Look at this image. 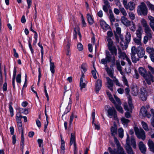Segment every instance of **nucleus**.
Segmentation results:
<instances>
[{"instance_id":"1","label":"nucleus","mask_w":154,"mask_h":154,"mask_svg":"<svg viewBox=\"0 0 154 154\" xmlns=\"http://www.w3.org/2000/svg\"><path fill=\"white\" fill-rule=\"evenodd\" d=\"M106 58H103L101 60V63L104 65L106 64L107 62H110L111 61L113 63L115 64L116 58L113 56L112 57L109 52L108 51H106Z\"/></svg>"},{"instance_id":"2","label":"nucleus","mask_w":154,"mask_h":154,"mask_svg":"<svg viewBox=\"0 0 154 154\" xmlns=\"http://www.w3.org/2000/svg\"><path fill=\"white\" fill-rule=\"evenodd\" d=\"M134 131L136 135L137 138L141 139L143 140H145L146 139V133L143 129L142 128H139L137 127H134Z\"/></svg>"},{"instance_id":"3","label":"nucleus","mask_w":154,"mask_h":154,"mask_svg":"<svg viewBox=\"0 0 154 154\" xmlns=\"http://www.w3.org/2000/svg\"><path fill=\"white\" fill-rule=\"evenodd\" d=\"M140 22L142 26L144 28V32L146 35H148L149 36V35H152V31L148 24L146 21L144 19H142Z\"/></svg>"},{"instance_id":"4","label":"nucleus","mask_w":154,"mask_h":154,"mask_svg":"<svg viewBox=\"0 0 154 154\" xmlns=\"http://www.w3.org/2000/svg\"><path fill=\"white\" fill-rule=\"evenodd\" d=\"M116 149L113 150L110 147H109L108 150L110 154H126L123 148L120 145H116Z\"/></svg>"},{"instance_id":"5","label":"nucleus","mask_w":154,"mask_h":154,"mask_svg":"<svg viewBox=\"0 0 154 154\" xmlns=\"http://www.w3.org/2000/svg\"><path fill=\"white\" fill-rule=\"evenodd\" d=\"M137 11L140 15H146L147 14L148 10L145 4L142 2L137 7Z\"/></svg>"},{"instance_id":"6","label":"nucleus","mask_w":154,"mask_h":154,"mask_svg":"<svg viewBox=\"0 0 154 154\" xmlns=\"http://www.w3.org/2000/svg\"><path fill=\"white\" fill-rule=\"evenodd\" d=\"M71 96V95H70V97L69 98V102L68 103H62L61 104V106H60L61 107V106H62L63 110L64 112V114L62 115V117H63L64 115L67 114L69 112L71 109V101L70 99Z\"/></svg>"},{"instance_id":"7","label":"nucleus","mask_w":154,"mask_h":154,"mask_svg":"<svg viewBox=\"0 0 154 154\" xmlns=\"http://www.w3.org/2000/svg\"><path fill=\"white\" fill-rule=\"evenodd\" d=\"M137 52V49L136 47L133 46L132 47L131 49V59L133 63H136L139 60V58L137 56L136 53Z\"/></svg>"},{"instance_id":"8","label":"nucleus","mask_w":154,"mask_h":154,"mask_svg":"<svg viewBox=\"0 0 154 154\" xmlns=\"http://www.w3.org/2000/svg\"><path fill=\"white\" fill-rule=\"evenodd\" d=\"M107 46L109 51L112 55H117V49L116 46L114 45L113 42L108 43Z\"/></svg>"},{"instance_id":"9","label":"nucleus","mask_w":154,"mask_h":154,"mask_svg":"<svg viewBox=\"0 0 154 154\" xmlns=\"http://www.w3.org/2000/svg\"><path fill=\"white\" fill-rule=\"evenodd\" d=\"M108 116L110 118H111L112 116H113L115 120H116L118 119L116 111L114 107L109 108L108 111Z\"/></svg>"},{"instance_id":"10","label":"nucleus","mask_w":154,"mask_h":154,"mask_svg":"<svg viewBox=\"0 0 154 154\" xmlns=\"http://www.w3.org/2000/svg\"><path fill=\"white\" fill-rule=\"evenodd\" d=\"M143 78L149 85L154 82V77L150 73V72H148Z\"/></svg>"},{"instance_id":"11","label":"nucleus","mask_w":154,"mask_h":154,"mask_svg":"<svg viewBox=\"0 0 154 154\" xmlns=\"http://www.w3.org/2000/svg\"><path fill=\"white\" fill-rule=\"evenodd\" d=\"M140 97L143 101H146L147 99V92L145 88L144 87L140 89Z\"/></svg>"},{"instance_id":"12","label":"nucleus","mask_w":154,"mask_h":154,"mask_svg":"<svg viewBox=\"0 0 154 154\" xmlns=\"http://www.w3.org/2000/svg\"><path fill=\"white\" fill-rule=\"evenodd\" d=\"M140 116L142 117L146 116L148 118H150L151 117V115L147 113L146 109L144 106H142L140 109Z\"/></svg>"},{"instance_id":"13","label":"nucleus","mask_w":154,"mask_h":154,"mask_svg":"<svg viewBox=\"0 0 154 154\" xmlns=\"http://www.w3.org/2000/svg\"><path fill=\"white\" fill-rule=\"evenodd\" d=\"M18 128L20 132H21V143L23 144H24V138L23 135V129L22 127V122L17 123Z\"/></svg>"},{"instance_id":"14","label":"nucleus","mask_w":154,"mask_h":154,"mask_svg":"<svg viewBox=\"0 0 154 154\" xmlns=\"http://www.w3.org/2000/svg\"><path fill=\"white\" fill-rule=\"evenodd\" d=\"M126 16H122L121 17L120 21L121 23L126 26H129L131 25V22L126 17Z\"/></svg>"},{"instance_id":"15","label":"nucleus","mask_w":154,"mask_h":154,"mask_svg":"<svg viewBox=\"0 0 154 154\" xmlns=\"http://www.w3.org/2000/svg\"><path fill=\"white\" fill-rule=\"evenodd\" d=\"M137 52L136 53L137 55V56L139 58L143 57L145 53L144 50L142 47H139L138 48L137 50Z\"/></svg>"},{"instance_id":"16","label":"nucleus","mask_w":154,"mask_h":154,"mask_svg":"<svg viewBox=\"0 0 154 154\" xmlns=\"http://www.w3.org/2000/svg\"><path fill=\"white\" fill-rule=\"evenodd\" d=\"M117 126L115 122L114 123L113 126H111L110 128L111 134L113 136L117 135Z\"/></svg>"},{"instance_id":"17","label":"nucleus","mask_w":154,"mask_h":154,"mask_svg":"<svg viewBox=\"0 0 154 154\" xmlns=\"http://www.w3.org/2000/svg\"><path fill=\"white\" fill-rule=\"evenodd\" d=\"M107 80L106 85L107 87L110 89L111 91H113V83L112 80L110 79L109 77H106Z\"/></svg>"},{"instance_id":"18","label":"nucleus","mask_w":154,"mask_h":154,"mask_svg":"<svg viewBox=\"0 0 154 154\" xmlns=\"http://www.w3.org/2000/svg\"><path fill=\"white\" fill-rule=\"evenodd\" d=\"M100 23L101 27L104 30H106L110 28L109 26L102 19L100 20Z\"/></svg>"},{"instance_id":"19","label":"nucleus","mask_w":154,"mask_h":154,"mask_svg":"<svg viewBox=\"0 0 154 154\" xmlns=\"http://www.w3.org/2000/svg\"><path fill=\"white\" fill-rule=\"evenodd\" d=\"M85 75L83 74L81 76L80 78V90L82 91L83 88H85L86 86V81H85L84 79Z\"/></svg>"},{"instance_id":"20","label":"nucleus","mask_w":154,"mask_h":154,"mask_svg":"<svg viewBox=\"0 0 154 154\" xmlns=\"http://www.w3.org/2000/svg\"><path fill=\"white\" fill-rule=\"evenodd\" d=\"M131 35L130 32H126V35L125 36V40L126 41V43H124V45H123V44L121 42V43L122 45H125L126 48L127 47L128 45L131 41Z\"/></svg>"},{"instance_id":"21","label":"nucleus","mask_w":154,"mask_h":154,"mask_svg":"<svg viewBox=\"0 0 154 154\" xmlns=\"http://www.w3.org/2000/svg\"><path fill=\"white\" fill-rule=\"evenodd\" d=\"M127 138L126 140V144H136V142L134 137H131L130 140L129 136L128 134H127Z\"/></svg>"},{"instance_id":"22","label":"nucleus","mask_w":154,"mask_h":154,"mask_svg":"<svg viewBox=\"0 0 154 154\" xmlns=\"http://www.w3.org/2000/svg\"><path fill=\"white\" fill-rule=\"evenodd\" d=\"M102 85L101 80L100 79H98L95 83V89L97 93L100 89Z\"/></svg>"},{"instance_id":"23","label":"nucleus","mask_w":154,"mask_h":154,"mask_svg":"<svg viewBox=\"0 0 154 154\" xmlns=\"http://www.w3.org/2000/svg\"><path fill=\"white\" fill-rule=\"evenodd\" d=\"M135 8V5L134 3L132 1L129 2L125 8L127 10L129 9L130 11H133Z\"/></svg>"},{"instance_id":"24","label":"nucleus","mask_w":154,"mask_h":154,"mask_svg":"<svg viewBox=\"0 0 154 154\" xmlns=\"http://www.w3.org/2000/svg\"><path fill=\"white\" fill-rule=\"evenodd\" d=\"M117 4L118 5H119V8L121 13L123 15V16H126L127 15L126 11L122 5H120V3L119 1L117 2Z\"/></svg>"},{"instance_id":"25","label":"nucleus","mask_w":154,"mask_h":154,"mask_svg":"<svg viewBox=\"0 0 154 154\" xmlns=\"http://www.w3.org/2000/svg\"><path fill=\"white\" fill-rule=\"evenodd\" d=\"M113 34L112 30H109L108 31L106 38L108 43L113 42L111 38L113 36Z\"/></svg>"},{"instance_id":"26","label":"nucleus","mask_w":154,"mask_h":154,"mask_svg":"<svg viewBox=\"0 0 154 154\" xmlns=\"http://www.w3.org/2000/svg\"><path fill=\"white\" fill-rule=\"evenodd\" d=\"M118 54L119 55L118 57L119 58H122L123 59H125V57L127 56L126 54L125 53L122 52L121 49L119 47H118Z\"/></svg>"},{"instance_id":"27","label":"nucleus","mask_w":154,"mask_h":154,"mask_svg":"<svg viewBox=\"0 0 154 154\" xmlns=\"http://www.w3.org/2000/svg\"><path fill=\"white\" fill-rule=\"evenodd\" d=\"M139 72L140 75L143 78L148 73L146 70L143 67L139 68Z\"/></svg>"},{"instance_id":"28","label":"nucleus","mask_w":154,"mask_h":154,"mask_svg":"<svg viewBox=\"0 0 154 154\" xmlns=\"http://www.w3.org/2000/svg\"><path fill=\"white\" fill-rule=\"evenodd\" d=\"M109 18L112 24V22H115V18L112 10H109Z\"/></svg>"},{"instance_id":"29","label":"nucleus","mask_w":154,"mask_h":154,"mask_svg":"<svg viewBox=\"0 0 154 154\" xmlns=\"http://www.w3.org/2000/svg\"><path fill=\"white\" fill-rule=\"evenodd\" d=\"M146 51L149 55H154V48L148 46L146 48Z\"/></svg>"},{"instance_id":"30","label":"nucleus","mask_w":154,"mask_h":154,"mask_svg":"<svg viewBox=\"0 0 154 154\" xmlns=\"http://www.w3.org/2000/svg\"><path fill=\"white\" fill-rule=\"evenodd\" d=\"M105 67H106V68L105 69L108 75L112 78L113 79L115 76H113V74L112 71L108 67H107V66H105Z\"/></svg>"},{"instance_id":"31","label":"nucleus","mask_w":154,"mask_h":154,"mask_svg":"<svg viewBox=\"0 0 154 154\" xmlns=\"http://www.w3.org/2000/svg\"><path fill=\"white\" fill-rule=\"evenodd\" d=\"M75 136L74 133H72L71 135L70 144H76Z\"/></svg>"},{"instance_id":"32","label":"nucleus","mask_w":154,"mask_h":154,"mask_svg":"<svg viewBox=\"0 0 154 154\" xmlns=\"http://www.w3.org/2000/svg\"><path fill=\"white\" fill-rule=\"evenodd\" d=\"M138 90L137 86L132 88L131 91V94L134 96H137L138 94Z\"/></svg>"},{"instance_id":"33","label":"nucleus","mask_w":154,"mask_h":154,"mask_svg":"<svg viewBox=\"0 0 154 154\" xmlns=\"http://www.w3.org/2000/svg\"><path fill=\"white\" fill-rule=\"evenodd\" d=\"M142 28L141 27H139L136 31V35L137 37L138 38L141 39L142 38Z\"/></svg>"},{"instance_id":"34","label":"nucleus","mask_w":154,"mask_h":154,"mask_svg":"<svg viewBox=\"0 0 154 154\" xmlns=\"http://www.w3.org/2000/svg\"><path fill=\"white\" fill-rule=\"evenodd\" d=\"M125 148L128 154H134L130 145H127Z\"/></svg>"},{"instance_id":"35","label":"nucleus","mask_w":154,"mask_h":154,"mask_svg":"<svg viewBox=\"0 0 154 154\" xmlns=\"http://www.w3.org/2000/svg\"><path fill=\"white\" fill-rule=\"evenodd\" d=\"M87 17L89 23L90 25H92L94 23V21L90 14L89 13L87 14Z\"/></svg>"},{"instance_id":"36","label":"nucleus","mask_w":154,"mask_h":154,"mask_svg":"<svg viewBox=\"0 0 154 154\" xmlns=\"http://www.w3.org/2000/svg\"><path fill=\"white\" fill-rule=\"evenodd\" d=\"M87 66L85 63H83L81 66V68L82 69V75L83 74L84 75V73L86 72L87 69Z\"/></svg>"},{"instance_id":"37","label":"nucleus","mask_w":154,"mask_h":154,"mask_svg":"<svg viewBox=\"0 0 154 154\" xmlns=\"http://www.w3.org/2000/svg\"><path fill=\"white\" fill-rule=\"evenodd\" d=\"M145 3L149 9L152 11H154V5L150 3V2L148 1L145 2Z\"/></svg>"},{"instance_id":"38","label":"nucleus","mask_w":154,"mask_h":154,"mask_svg":"<svg viewBox=\"0 0 154 154\" xmlns=\"http://www.w3.org/2000/svg\"><path fill=\"white\" fill-rule=\"evenodd\" d=\"M143 128L146 131H148L149 129L147 124L144 121H142L141 123Z\"/></svg>"},{"instance_id":"39","label":"nucleus","mask_w":154,"mask_h":154,"mask_svg":"<svg viewBox=\"0 0 154 154\" xmlns=\"http://www.w3.org/2000/svg\"><path fill=\"white\" fill-rule=\"evenodd\" d=\"M120 105V104H117L116 103L115 104V107L118 111L119 112L122 113L123 112V109Z\"/></svg>"},{"instance_id":"40","label":"nucleus","mask_w":154,"mask_h":154,"mask_svg":"<svg viewBox=\"0 0 154 154\" xmlns=\"http://www.w3.org/2000/svg\"><path fill=\"white\" fill-rule=\"evenodd\" d=\"M152 38V35L149 36L148 35H146L143 38V43L146 44L148 42L149 39H151Z\"/></svg>"},{"instance_id":"41","label":"nucleus","mask_w":154,"mask_h":154,"mask_svg":"<svg viewBox=\"0 0 154 154\" xmlns=\"http://www.w3.org/2000/svg\"><path fill=\"white\" fill-rule=\"evenodd\" d=\"M139 148L141 152L145 154L146 151V148L145 145H139Z\"/></svg>"},{"instance_id":"42","label":"nucleus","mask_w":154,"mask_h":154,"mask_svg":"<svg viewBox=\"0 0 154 154\" xmlns=\"http://www.w3.org/2000/svg\"><path fill=\"white\" fill-rule=\"evenodd\" d=\"M118 131L119 137L121 138H122L124 136L123 130L120 128L118 129Z\"/></svg>"},{"instance_id":"43","label":"nucleus","mask_w":154,"mask_h":154,"mask_svg":"<svg viewBox=\"0 0 154 154\" xmlns=\"http://www.w3.org/2000/svg\"><path fill=\"white\" fill-rule=\"evenodd\" d=\"M122 80L125 85L128 87H129V85L128 83V81L124 75H123L122 76Z\"/></svg>"},{"instance_id":"44","label":"nucleus","mask_w":154,"mask_h":154,"mask_svg":"<svg viewBox=\"0 0 154 154\" xmlns=\"http://www.w3.org/2000/svg\"><path fill=\"white\" fill-rule=\"evenodd\" d=\"M132 24H131V25L130 26V29L132 32H134L136 30V25L133 22V21H132Z\"/></svg>"},{"instance_id":"45","label":"nucleus","mask_w":154,"mask_h":154,"mask_svg":"<svg viewBox=\"0 0 154 154\" xmlns=\"http://www.w3.org/2000/svg\"><path fill=\"white\" fill-rule=\"evenodd\" d=\"M148 18L150 21L149 23V25H152L154 24V17L151 15H149L148 16Z\"/></svg>"},{"instance_id":"46","label":"nucleus","mask_w":154,"mask_h":154,"mask_svg":"<svg viewBox=\"0 0 154 154\" xmlns=\"http://www.w3.org/2000/svg\"><path fill=\"white\" fill-rule=\"evenodd\" d=\"M141 39L139 38H135L134 39V42L137 45H141Z\"/></svg>"},{"instance_id":"47","label":"nucleus","mask_w":154,"mask_h":154,"mask_svg":"<svg viewBox=\"0 0 154 154\" xmlns=\"http://www.w3.org/2000/svg\"><path fill=\"white\" fill-rule=\"evenodd\" d=\"M128 15L130 18L132 20H134L135 19L134 14L132 12H129L128 13Z\"/></svg>"},{"instance_id":"48","label":"nucleus","mask_w":154,"mask_h":154,"mask_svg":"<svg viewBox=\"0 0 154 154\" xmlns=\"http://www.w3.org/2000/svg\"><path fill=\"white\" fill-rule=\"evenodd\" d=\"M128 104L129 105V106L131 108L132 106V99L131 97V96L130 95H128Z\"/></svg>"},{"instance_id":"49","label":"nucleus","mask_w":154,"mask_h":154,"mask_svg":"<svg viewBox=\"0 0 154 154\" xmlns=\"http://www.w3.org/2000/svg\"><path fill=\"white\" fill-rule=\"evenodd\" d=\"M121 120L122 123L124 124H127L130 122L129 120L126 119L124 117L122 118L121 119Z\"/></svg>"},{"instance_id":"50","label":"nucleus","mask_w":154,"mask_h":154,"mask_svg":"<svg viewBox=\"0 0 154 154\" xmlns=\"http://www.w3.org/2000/svg\"><path fill=\"white\" fill-rule=\"evenodd\" d=\"M9 111L11 117L13 116L14 115L13 109L11 106V103H10L9 104Z\"/></svg>"},{"instance_id":"51","label":"nucleus","mask_w":154,"mask_h":154,"mask_svg":"<svg viewBox=\"0 0 154 154\" xmlns=\"http://www.w3.org/2000/svg\"><path fill=\"white\" fill-rule=\"evenodd\" d=\"M21 75L20 74H18L17 75L16 80V81L18 83H20L21 82Z\"/></svg>"},{"instance_id":"52","label":"nucleus","mask_w":154,"mask_h":154,"mask_svg":"<svg viewBox=\"0 0 154 154\" xmlns=\"http://www.w3.org/2000/svg\"><path fill=\"white\" fill-rule=\"evenodd\" d=\"M148 68L149 70V72H150V73L151 74L152 73V74L154 75V68L149 65L148 66Z\"/></svg>"},{"instance_id":"53","label":"nucleus","mask_w":154,"mask_h":154,"mask_svg":"<svg viewBox=\"0 0 154 154\" xmlns=\"http://www.w3.org/2000/svg\"><path fill=\"white\" fill-rule=\"evenodd\" d=\"M113 81L115 82L116 85L118 86H121L120 83L119 82L118 80L116 79L115 77H114L113 79Z\"/></svg>"},{"instance_id":"54","label":"nucleus","mask_w":154,"mask_h":154,"mask_svg":"<svg viewBox=\"0 0 154 154\" xmlns=\"http://www.w3.org/2000/svg\"><path fill=\"white\" fill-rule=\"evenodd\" d=\"M77 48L79 51H82L83 48V46L81 43H79L77 45Z\"/></svg>"},{"instance_id":"55","label":"nucleus","mask_w":154,"mask_h":154,"mask_svg":"<svg viewBox=\"0 0 154 154\" xmlns=\"http://www.w3.org/2000/svg\"><path fill=\"white\" fill-rule=\"evenodd\" d=\"M50 70L52 74H54L55 72L54 64H50Z\"/></svg>"},{"instance_id":"56","label":"nucleus","mask_w":154,"mask_h":154,"mask_svg":"<svg viewBox=\"0 0 154 154\" xmlns=\"http://www.w3.org/2000/svg\"><path fill=\"white\" fill-rule=\"evenodd\" d=\"M38 83L40 81V78H41V76H42L41 74L40 67H39L38 68Z\"/></svg>"},{"instance_id":"57","label":"nucleus","mask_w":154,"mask_h":154,"mask_svg":"<svg viewBox=\"0 0 154 154\" xmlns=\"http://www.w3.org/2000/svg\"><path fill=\"white\" fill-rule=\"evenodd\" d=\"M74 113H72L71 115L70 119H69V125H71L72 121H73V118H74Z\"/></svg>"},{"instance_id":"58","label":"nucleus","mask_w":154,"mask_h":154,"mask_svg":"<svg viewBox=\"0 0 154 154\" xmlns=\"http://www.w3.org/2000/svg\"><path fill=\"white\" fill-rule=\"evenodd\" d=\"M103 1L104 4V6H106L107 7H110V3L108 0H103Z\"/></svg>"},{"instance_id":"59","label":"nucleus","mask_w":154,"mask_h":154,"mask_svg":"<svg viewBox=\"0 0 154 154\" xmlns=\"http://www.w3.org/2000/svg\"><path fill=\"white\" fill-rule=\"evenodd\" d=\"M74 32L73 34V39L75 40H76L77 38V31H76V28H74Z\"/></svg>"},{"instance_id":"60","label":"nucleus","mask_w":154,"mask_h":154,"mask_svg":"<svg viewBox=\"0 0 154 154\" xmlns=\"http://www.w3.org/2000/svg\"><path fill=\"white\" fill-rule=\"evenodd\" d=\"M76 31L78 32V35L79 37L80 41L81 40L82 35L79 31V29L78 27L76 28Z\"/></svg>"},{"instance_id":"61","label":"nucleus","mask_w":154,"mask_h":154,"mask_svg":"<svg viewBox=\"0 0 154 154\" xmlns=\"http://www.w3.org/2000/svg\"><path fill=\"white\" fill-rule=\"evenodd\" d=\"M110 7H107L106 6L103 5V9L106 13H107L108 11V8Z\"/></svg>"},{"instance_id":"62","label":"nucleus","mask_w":154,"mask_h":154,"mask_svg":"<svg viewBox=\"0 0 154 154\" xmlns=\"http://www.w3.org/2000/svg\"><path fill=\"white\" fill-rule=\"evenodd\" d=\"M82 20L83 26L85 27L86 26V24L85 22V21L84 20V18L82 15Z\"/></svg>"},{"instance_id":"63","label":"nucleus","mask_w":154,"mask_h":154,"mask_svg":"<svg viewBox=\"0 0 154 154\" xmlns=\"http://www.w3.org/2000/svg\"><path fill=\"white\" fill-rule=\"evenodd\" d=\"M98 16L100 17H102L103 16V11L102 10H100L97 13Z\"/></svg>"},{"instance_id":"64","label":"nucleus","mask_w":154,"mask_h":154,"mask_svg":"<svg viewBox=\"0 0 154 154\" xmlns=\"http://www.w3.org/2000/svg\"><path fill=\"white\" fill-rule=\"evenodd\" d=\"M150 150L154 153V145H149Z\"/></svg>"}]
</instances>
